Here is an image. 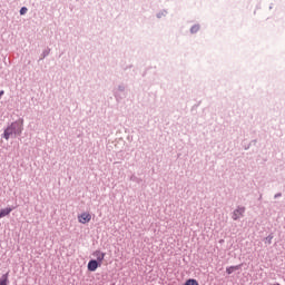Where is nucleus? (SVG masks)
I'll return each mask as SVG.
<instances>
[{"mask_svg": "<svg viewBox=\"0 0 285 285\" xmlns=\"http://www.w3.org/2000/svg\"><path fill=\"white\" fill-rule=\"evenodd\" d=\"M21 132H23V120H18L6 128L3 137L8 141L10 137H17V135H21Z\"/></svg>", "mask_w": 285, "mask_h": 285, "instance_id": "nucleus-1", "label": "nucleus"}, {"mask_svg": "<svg viewBox=\"0 0 285 285\" xmlns=\"http://www.w3.org/2000/svg\"><path fill=\"white\" fill-rule=\"evenodd\" d=\"M90 219H92V215H90V213H82L78 215L79 224H88L90 223Z\"/></svg>", "mask_w": 285, "mask_h": 285, "instance_id": "nucleus-2", "label": "nucleus"}, {"mask_svg": "<svg viewBox=\"0 0 285 285\" xmlns=\"http://www.w3.org/2000/svg\"><path fill=\"white\" fill-rule=\"evenodd\" d=\"M244 213H246L245 207H238L236 210H234L232 216L234 222H237V219H239L240 217H244Z\"/></svg>", "mask_w": 285, "mask_h": 285, "instance_id": "nucleus-3", "label": "nucleus"}, {"mask_svg": "<svg viewBox=\"0 0 285 285\" xmlns=\"http://www.w3.org/2000/svg\"><path fill=\"white\" fill-rule=\"evenodd\" d=\"M99 266H101V263H98L97 261L91 259L89 261L87 268L88 271H90V273H95V271H97Z\"/></svg>", "mask_w": 285, "mask_h": 285, "instance_id": "nucleus-4", "label": "nucleus"}, {"mask_svg": "<svg viewBox=\"0 0 285 285\" xmlns=\"http://www.w3.org/2000/svg\"><path fill=\"white\" fill-rule=\"evenodd\" d=\"M94 257H96L99 264H104V259H106V253H102L101 250H96L94 252Z\"/></svg>", "mask_w": 285, "mask_h": 285, "instance_id": "nucleus-5", "label": "nucleus"}, {"mask_svg": "<svg viewBox=\"0 0 285 285\" xmlns=\"http://www.w3.org/2000/svg\"><path fill=\"white\" fill-rule=\"evenodd\" d=\"M11 210H12V208H10V207L0 209V219H2V217H8V215H10Z\"/></svg>", "mask_w": 285, "mask_h": 285, "instance_id": "nucleus-6", "label": "nucleus"}, {"mask_svg": "<svg viewBox=\"0 0 285 285\" xmlns=\"http://www.w3.org/2000/svg\"><path fill=\"white\" fill-rule=\"evenodd\" d=\"M240 266L236 265V266H229L226 268V273L227 275H233V273H235V271H239Z\"/></svg>", "mask_w": 285, "mask_h": 285, "instance_id": "nucleus-7", "label": "nucleus"}, {"mask_svg": "<svg viewBox=\"0 0 285 285\" xmlns=\"http://www.w3.org/2000/svg\"><path fill=\"white\" fill-rule=\"evenodd\" d=\"M0 285H8V274L2 275L0 279Z\"/></svg>", "mask_w": 285, "mask_h": 285, "instance_id": "nucleus-8", "label": "nucleus"}, {"mask_svg": "<svg viewBox=\"0 0 285 285\" xmlns=\"http://www.w3.org/2000/svg\"><path fill=\"white\" fill-rule=\"evenodd\" d=\"M26 12H28V8L22 7V8L20 9V14H26Z\"/></svg>", "mask_w": 285, "mask_h": 285, "instance_id": "nucleus-9", "label": "nucleus"}, {"mask_svg": "<svg viewBox=\"0 0 285 285\" xmlns=\"http://www.w3.org/2000/svg\"><path fill=\"white\" fill-rule=\"evenodd\" d=\"M191 32H198L199 31V26H194L191 27Z\"/></svg>", "mask_w": 285, "mask_h": 285, "instance_id": "nucleus-10", "label": "nucleus"}]
</instances>
